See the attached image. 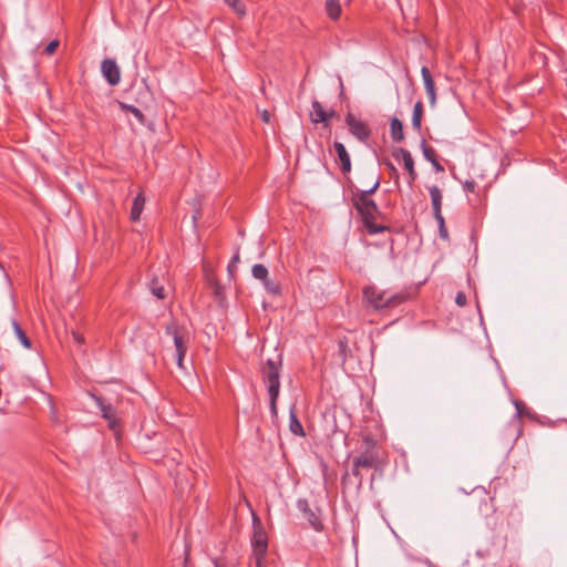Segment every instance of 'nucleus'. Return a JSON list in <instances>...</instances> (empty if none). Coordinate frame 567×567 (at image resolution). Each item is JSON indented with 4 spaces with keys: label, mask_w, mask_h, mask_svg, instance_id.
Masks as SVG:
<instances>
[{
    "label": "nucleus",
    "mask_w": 567,
    "mask_h": 567,
    "mask_svg": "<svg viewBox=\"0 0 567 567\" xmlns=\"http://www.w3.org/2000/svg\"><path fill=\"white\" fill-rule=\"evenodd\" d=\"M380 186V179L375 178L373 185L365 190L355 188L351 194V203L353 207L360 214L368 233L371 235L381 234L389 228L383 225H377L375 220L379 215V207L375 202L371 198Z\"/></svg>",
    "instance_id": "f257e3e1"
},
{
    "label": "nucleus",
    "mask_w": 567,
    "mask_h": 567,
    "mask_svg": "<svg viewBox=\"0 0 567 567\" xmlns=\"http://www.w3.org/2000/svg\"><path fill=\"white\" fill-rule=\"evenodd\" d=\"M381 466V454L377 441L371 436H364L361 451L352 461V475L358 480V483L361 484L363 481L362 470L377 471Z\"/></svg>",
    "instance_id": "f03ea898"
},
{
    "label": "nucleus",
    "mask_w": 567,
    "mask_h": 567,
    "mask_svg": "<svg viewBox=\"0 0 567 567\" xmlns=\"http://www.w3.org/2000/svg\"><path fill=\"white\" fill-rule=\"evenodd\" d=\"M281 355L277 360L268 359L261 367V379L269 395L270 413L275 417L278 414L277 400L280 392Z\"/></svg>",
    "instance_id": "7ed1b4c3"
},
{
    "label": "nucleus",
    "mask_w": 567,
    "mask_h": 567,
    "mask_svg": "<svg viewBox=\"0 0 567 567\" xmlns=\"http://www.w3.org/2000/svg\"><path fill=\"white\" fill-rule=\"evenodd\" d=\"M363 298L374 309L380 310L401 305L406 296L404 293H391L386 290H379L375 286H368L363 289Z\"/></svg>",
    "instance_id": "20e7f679"
},
{
    "label": "nucleus",
    "mask_w": 567,
    "mask_h": 567,
    "mask_svg": "<svg viewBox=\"0 0 567 567\" xmlns=\"http://www.w3.org/2000/svg\"><path fill=\"white\" fill-rule=\"evenodd\" d=\"M166 334L173 337L175 346V360L178 368L183 369V360L187 351L188 338L186 333L182 332L174 322L166 326Z\"/></svg>",
    "instance_id": "39448f33"
},
{
    "label": "nucleus",
    "mask_w": 567,
    "mask_h": 567,
    "mask_svg": "<svg viewBox=\"0 0 567 567\" xmlns=\"http://www.w3.org/2000/svg\"><path fill=\"white\" fill-rule=\"evenodd\" d=\"M346 123L349 127L350 133L362 143H367L371 136V130L368 124L361 120H358L353 114L348 113L346 116Z\"/></svg>",
    "instance_id": "423d86ee"
},
{
    "label": "nucleus",
    "mask_w": 567,
    "mask_h": 567,
    "mask_svg": "<svg viewBox=\"0 0 567 567\" xmlns=\"http://www.w3.org/2000/svg\"><path fill=\"white\" fill-rule=\"evenodd\" d=\"M392 155L395 159L402 158L404 168L409 175L408 183L409 186L411 187L417 178V173L414 168V159L411 153L405 148L399 147L393 151Z\"/></svg>",
    "instance_id": "0eeeda50"
},
{
    "label": "nucleus",
    "mask_w": 567,
    "mask_h": 567,
    "mask_svg": "<svg viewBox=\"0 0 567 567\" xmlns=\"http://www.w3.org/2000/svg\"><path fill=\"white\" fill-rule=\"evenodd\" d=\"M101 72L110 85L115 86L120 83L121 70L115 60L104 59L101 63Z\"/></svg>",
    "instance_id": "6e6552de"
},
{
    "label": "nucleus",
    "mask_w": 567,
    "mask_h": 567,
    "mask_svg": "<svg viewBox=\"0 0 567 567\" xmlns=\"http://www.w3.org/2000/svg\"><path fill=\"white\" fill-rule=\"evenodd\" d=\"M333 148L337 153V164L339 165L341 172L343 174H349L351 172L352 165L350 154L348 153L346 146L341 142L336 141L333 143Z\"/></svg>",
    "instance_id": "1a4fd4ad"
},
{
    "label": "nucleus",
    "mask_w": 567,
    "mask_h": 567,
    "mask_svg": "<svg viewBox=\"0 0 567 567\" xmlns=\"http://www.w3.org/2000/svg\"><path fill=\"white\" fill-rule=\"evenodd\" d=\"M421 75L423 79L425 92L430 100V104L432 107H434L436 105V90H435L434 80H433L427 66H422Z\"/></svg>",
    "instance_id": "9d476101"
},
{
    "label": "nucleus",
    "mask_w": 567,
    "mask_h": 567,
    "mask_svg": "<svg viewBox=\"0 0 567 567\" xmlns=\"http://www.w3.org/2000/svg\"><path fill=\"white\" fill-rule=\"evenodd\" d=\"M93 399L100 409L102 416L109 421L110 427L114 429L116 424L115 410L112 404L106 403L102 398L93 395Z\"/></svg>",
    "instance_id": "9b49d317"
},
{
    "label": "nucleus",
    "mask_w": 567,
    "mask_h": 567,
    "mask_svg": "<svg viewBox=\"0 0 567 567\" xmlns=\"http://www.w3.org/2000/svg\"><path fill=\"white\" fill-rule=\"evenodd\" d=\"M268 543L267 536L262 530L255 532L252 538V551L254 555L261 557L267 554Z\"/></svg>",
    "instance_id": "f8f14e48"
},
{
    "label": "nucleus",
    "mask_w": 567,
    "mask_h": 567,
    "mask_svg": "<svg viewBox=\"0 0 567 567\" xmlns=\"http://www.w3.org/2000/svg\"><path fill=\"white\" fill-rule=\"evenodd\" d=\"M429 193L432 202L433 215L440 216L442 215V192L439 186L433 185L429 187Z\"/></svg>",
    "instance_id": "ddd939ff"
},
{
    "label": "nucleus",
    "mask_w": 567,
    "mask_h": 567,
    "mask_svg": "<svg viewBox=\"0 0 567 567\" xmlns=\"http://www.w3.org/2000/svg\"><path fill=\"white\" fill-rule=\"evenodd\" d=\"M310 118L312 123H324L327 126V111L317 100H315L311 104Z\"/></svg>",
    "instance_id": "4468645a"
},
{
    "label": "nucleus",
    "mask_w": 567,
    "mask_h": 567,
    "mask_svg": "<svg viewBox=\"0 0 567 567\" xmlns=\"http://www.w3.org/2000/svg\"><path fill=\"white\" fill-rule=\"evenodd\" d=\"M421 147H422V152H423L425 159L429 161L433 165L434 169L436 172H443L444 167L437 161V155H436L435 150L432 146H429L425 141L422 142Z\"/></svg>",
    "instance_id": "2eb2a0df"
},
{
    "label": "nucleus",
    "mask_w": 567,
    "mask_h": 567,
    "mask_svg": "<svg viewBox=\"0 0 567 567\" xmlns=\"http://www.w3.org/2000/svg\"><path fill=\"white\" fill-rule=\"evenodd\" d=\"M164 281V277L162 279H158L156 276H154L151 278L148 282V288L151 292L158 299H164L166 297Z\"/></svg>",
    "instance_id": "dca6fc26"
},
{
    "label": "nucleus",
    "mask_w": 567,
    "mask_h": 567,
    "mask_svg": "<svg viewBox=\"0 0 567 567\" xmlns=\"http://www.w3.org/2000/svg\"><path fill=\"white\" fill-rule=\"evenodd\" d=\"M390 132L394 142L400 143L404 140L403 124L398 117L391 120Z\"/></svg>",
    "instance_id": "f3484780"
},
{
    "label": "nucleus",
    "mask_w": 567,
    "mask_h": 567,
    "mask_svg": "<svg viewBox=\"0 0 567 567\" xmlns=\"http://www.w3.org/2000/svg\"><path fill=\"white\" fill-rule=\"evenodd\" d=\"M144 204H145V198L143 196V194H137L133 200V205H132V208H131V219L133 221H137L141 217V214L143 212V208H144Z\"/></svg>",
    "instance_id": "a211bd4d"
},
{
    "label": "nucleus",
    "mask_w": 567,
    "mask_h": 567,
    "mask_svg": "<svg viewBox=\"0 0 567 567\" xmlns=\"http://www.w3.org/2000/svg\"><path fill=\"white\" fill-rule=\"evenodd\" d=\"M422 117H423V104L421 101H417L414 104L413 114H412V127L416 132L421 131Z\"/></svg>",
    "instance_id": "6ab92c4d"
},
{
    "label": "nucleus",
    "mask_w": 567,
    "mask_h": 567,
    "mask_svg": "<svg viewBox=\"0 0 567 567\" xmlns=\"http://www.w3.org/2000/svg\"><path fill=\"white\" fill-rule=\"evenodd\" d=\"M326 11L332 20L339 19L341 16V6L339 0H326Z\"/></svg>",
    "instance_id": "aec40b11"
},
{
    "label": "nucleus",
    "mask_w": 567,
    "mask_h": 567,
    "mask_svg": "<svg viewBox=\"0 0 567 567\" xmlns=\"http://www.w3.org/2000/svg\"><path fill=\"white\" fill-rule=\"evenodd\" d=\"M12 328H13V331H14L17 338L21 342V344L24 348L30 349L31 348V341L28 338V336L25 334V332L22 330V328L20 327V324H19V322L17 320H12Z\"/></svg>",
    "instance_id": "412c9836"
},
{
    "label": "nucleus",
    "mask_w": 567,
    "mask_h": 567,
    "mask_svg": "<svg viewBox=\"0 0 567 567\" xmlns=\"http://www.w3.org/2000/svg\"><path fill=\"white\" fill-rule=\"evenodd\" d=\"M262 286L265 290L272 295V296H279L281 295V287L278 281L270 279L269 277L266 278V280H261Z\"/></svg>",
    "instance_id": "4be33fe9"
},
{
    "label": "nucleus",
    "mask_w": 567,
    "mask_h": 567,
    "mask_svg": "<svg viewBox=\"0 0 567 567\" xmlns=\"http://www.w3.org/2000/svg\"><path fill=\"white\" fill-rule=\"evenodd\" d=\"M290 431L295 435L305 436V431L302 427V424L298 420L296 413L291 410L290 411V423H289Z\"/></svg>",
    "instance_id": "5701e85b"
},
{
    "label": "nucleus",
    "mask_w": 567,
    "mask_h": 567,
    "mask_svg": "<svg viewBox=\"0 0 567 567\" xmlns=\"http://www.w3.org/2000/svg\"><path fill=\"white\" fill-rule=\"evenodd\" d=\"M120 107H121V110H123L125 112H130L131 114H133L134 117L140 122V124H144L145 123L144 114L136 106L121 102L120 103Z\"/></svg>",
    "instance_id": "b1692460"
},
{
    "label": "nucleus",
    "mask_w": 567,
    "mask_h": 567,
    "mask_svg": "<svg viewBox=\"0 0 567 567\" xmlns=\"http://www.w3.org/2000/svg\"><path fill=\"white\" fill-rule=\"evenodd\" d=\"M303 505H305L303 512H305L306 517H307L308 522L310 523V525L316 530H321L323 527L321 520L317 517V515L310 508L307 507L306 502L303 503Z\"/></svg>",
    "instance_id": "393cba45"
},
{
    "label": "nucleus",
    "mask_w": 567,
    "mask_h": 567,
    "mask_svg": "<svg viewBox=\"0 0 567 567\" xmlns=\"http://www.w3.org/2000/svg\"><path fill=\"white\" fill-rule=\"evenodd\" d=\"M268 269L262 264H256L252 266L251 275L257 280H266L268 277Z\"/></svg>",
    "instance_id": "a878e982"
},
{
    "label": "nucleus",
    "mask_w": 567,
    "mask_h": 567,
    "mask_svg": "<svg viewBox=\"0 0 567 567\" xmlns=\"http://www.w3.org/2000/svg\"><path fill=\"white\" fill-rule=\"evenodd\" d=\"M238 16L246 13L245 4L240 0H224Z\"/></svg>",
    "instance_id": "bb28decb"
},
{
    "label": "nucleus",
    "mask_w": 567,
    "mask_h": 567,
    "mask_svg": "<svg viewBox=\"0 0 567 567\" xmlns=\"http://www.w3.org/2000/svg\"><path fill=\"white\" fill-rule=\"evenodd\" d=\"M435 220L437 221V225H439V233H440V237L444 240L449 239V231H447V228L445 226V220H444V217L443 215H440V216H434Z\"/></svg>",
    "instance_id": "cd10ccee"
},
{
    "label": "nucleus",
    "mask_w": 567,
    "mask_h": 567,
    "mask_svg": "<svg viewBox=\"0 0 567 567\" xmlns=\"http://www.w3.org/2000/svg\"><path fill=\"white\" fill-rule=\"evenodd\" d=\"M239 262V252L237 251L233 258L230 259L229 264H228V267H227V270H228V274L230 277L234 276V272L237 268V264Z\"/></svg>",
    "instance_id": "c85d7f7f"
},
{
    "label": "nucleus",
    "mask_w": 567,
    "mask_h": 567,
    "mask_svg": "<svg viewBox=\"0 0 567 567\" xmlns=\"http://www.w3.org/2000/svg\"><path fill=\"white\" fill-rule=\"evenodd\" d=\"M60 45V42L59 40H52L51 42L48 43V45L44 48L43 50V53L47 54V55H51L53 54L56 49L59 48Z\"/></svg>",
    "instance_id": "c756f323"
},
{
    "label": "nucleus",
    "mask_w": 567,
    "mask_h": 567,
    "mask_svg": "<svg viewBox=\"0 0 567 567\" xmlns=\"http://www.w3.org/2000/svg\"><path fill=\"white\" fill-rule=\"evenodd\" d=\"M455 302L460 307H464L467 302L466 295L462 291L457 292L455 297Z\"/></svg>",
    "instance_id": "7c9ffc66"
},
{
    "label": "nucleus",
    "mask_w": 567,
    "mask_h": 567,
    "mask_svg": "<svg viewBox=\"0 0 567 567\" xmlns=\"http://www.w3.org/2000/svg\"><path fill=\"white\" fill-rule=\"evenodd\" d=\"M385 165L389 168V171L392 173L394 182L398 184L399 183V174H398L395 166L391 162H388Z\"/></svg>",
    "instance_id": "2f4dec72"
},
{
    "label": "nucleus",
    "mask_w": 567,
    "mask_h": 567,
    "mask_svg": "<svg viewBox=\"0 0 567 567\" xmlns=\"http://www.w3.org/2000/svg\"><path fill=\"white\" fill-rule=\"evenodd\" d=\"M476 188V183L474 181H466L464 183V189L471 193H474Z\"/></svg>",
    "instance_id": "473e14b6"
},
{
    "label": "nucleus",
    "mask_w": 567,
    "mask_h": 567,
    "mask_svg": "<svg viewBox=\"0 0 567 567\" xmlns=\"http://www.w3.org/2000/svg\"><path fill=\"white\" fill-rule=\"evenodd\" d=\"M256 567H265L266 555L259 557L258 555H254Z\"/></svg>",
    "instance_id": "72a5a7b5"
},
{
    "label": "nucleus",
    "mask_w": 567,
    "mask_h": 567,
    "mask_svg": "<svg viewBox=\"0 0 567 567\" xmlns=\"http://www.w3.org/2000/svg\"><path fill=\"white\" fill-rule=\"evenodd\" d=\"M72 338L75 342H78L80 344L84 343V337L76 331H72Z\"/></svg>",
    "instance_id": "f704fd0d"
},
{
    "label": "nucleus",
    "mask_w": 567,
    "mask_h": 567,
    "mask_svg": "<svg viewBox=\"0 0 567 567\" xmlns=\"http://www.w3.org/2000/svg\"><path fill=\"white\" fill-rule=\"evenodd\" d=\"M50 410H51V417H52V420L54 422H59V420H58V411H56V408H55V405L53 403H51Z\"/></svg>",
    "instance_id": "c9c22d12"
},
{
    "label": "nucleus",
    "mask_w": 567,
    "mask_h": 567,
    "mask_svg": "<svg viewBox=\"0 0 567 567\" xmlns=\"http://www.w3.org/2000/svg\"><path fill=\"white\" fill-rule=\"evenodd\" d=\"M336 115L334 110L327 111V122Z\"/></svg>",
    "instance_id": "e433bc0d"
},
{
    "label": "nucleus",
    "mask_w": 567,
    "mask_h": 567,
    "mask_svg": "<svg viewBox=\"0 0 567 567\" xmlns=\"http://www.w3.org/2000/svg\"><path fill=\"white\" fill-rule=\"evenodd\" d=\"M339 348H340V351L343 353L346 348H347V342L346 341H339Z\"/></svg>",
    "instance_id": "4c0bfd02"
},
{
    "label": "nucleus",
    "mask_w": 567,
    "mask_h": 567,
    "mask_svg": "<svg viewBox=\"0 0 567 567\" xmlns=\"http://www.w3.org/2000/svg\"><path fill=\"white\" fill-rule=\"evenodd\" d=\"M214 566L215 567H226L223 564H220L217 559H214Z\"/></svg>",
    "instance_id": "58836bf2"
},
{
    "label": "nucleus",
    "mask_w": 567,
    "mask_h": 567,
    "mask_svg": "<svg viewBox=\"0 0 567 567\" xmlns=\"http://www.w3.org/2000/svg\"><path fill=\"white\" fill-rule=\"evenodd\" d=\"M262 118H264V121H266V122H268V121H269V115H268V113H267V112H265V113H264Z\"/></svg>",
    "instance_id": "ea45409f"
},
{
    "label": "nucleus",
    "mask_w": 567,
    "mask_h": 567,
    "mask_svg": "<svg viewBox=\"0 0 567 567\" xmlns=\"http://www.w3.org/2000/svg\"><path fill=\"white\" fill-rule=\"evenodd\" d=\"M0 268H1V269H3V266H2V264H1V262H0Z\"/></svg>",
    "instance_id": "a19ab883"
},
{
    "label": "nucleus",
    "mask_w": 567,
    "mask_h": 567,
    "mask_svg": "<svg viewBox=\"0 0 567 567\" xmlns=\"http://www.w3.org/2000/svg\"><path fill=\"white\" fill-rule=\"evenodd\" d=\"M185 567H188L187 565H185Z\"/></svg>",
    "instance_id": "79ce46f5"
}]
</instances>
